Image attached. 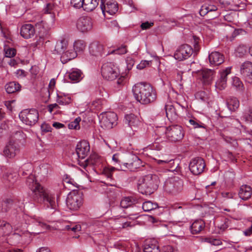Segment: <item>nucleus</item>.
<instances>
[{"label":"nucleus","instance_id":"nucleus-1","mask_svg":"<svg viewBox=\"0 0 252 252\" xmlns=\"http://www.w3.org/2000/svg\"><path fill=\"white\" fill-rule=\"evenodd\" d=\"M16 231L18 232H14L10 236L11 244L26 241L27 237L29 235L28 230H27L28 224L34 223L35 225L41 227L43 229H48L49 225L39 220H35L27 215H24L22 218L20 216L16 217L15 220L12 221Z\"/></svg>","mask_w":252,"mask_h":252},{"label":"nucleus","instance_id":"nucleus-2","mask_svg":"<svg viewBox=\"0 0 252 252\" xmlns=\"http://www.w3.org/2000/svg\"><path fill=\"white\" fill-rule=\"evenodd\" d=\"M26 184L32 191L33 200L38 203H43L48 208L55 209L57 202L54 195L50 194L45 189L36 182L35 177L30 174L26 180Z\"/></svg>","mask_w":252,"mask_h":252},{"label":"nucleus","instance_id":"nucleus-3","mask_svg":"<svg viewBox=\"0 0 252 252\" xmlns=\"http://www.w3.org/2000/svg\"><path fill=\"white\" fill-rule=\"evenodd\" d=\"M132 93L135 99L143 104H147L155 101L157 93L152 86L148 83H139L132 87Z\"/></svg>","mask_w":252,"mask_h":252},{"label":"nucleus","instance_id":"nucleus-4","mask_svg":"<svg viewBox=\"0 0 252 252\" xmlns=\"http://www.w3.org/2000/svg\"><path fill=\"white\" fill-rule=\"evenodd\" d=\"M159 182V178L156 175H145L139 179L138 190L143 194L150 195L158 189Z\"/></svg>","mask_w":252,"mask_h":252},{"label":"nucleus","instance_id":"nucleus-5","mask_svg":"<svg viewBox=\"0 0 252 252\" xmlns=\"http://www.w3.org/2000/svg\"><path fill=\"white\" fill-rule=\"evenodd\" d=\"M184 182L178 177H173L167 179L164 184V190L173 195H176L183 189Z\"/></svg>","mask_w":252,"mask_h":252},{"label":"nucleus","instance_id":"nucleus-6","mask_svg":"<svg viewBox=\"0 0 252 252\" xmlns=\"http://www.w3.org/2000/svg\"><path fill=\"white\" fill-rule=\"evenodd\" d=\"M20 120L26 125L33 126L38 121V112L35 109H25L19 114Z\"/></svg>","mask_w":252,"mask_h":252},{"label":"nucleus","instance_id":"nucleus-7","mask_svg":"<svg viewBox=\"0 0 252 252\" xmlns=\"http://www.w3.org/2000/svg\"><path fill=\"white\" fill-rule=\"evenodd\" d=\"M76 27L78 31L82 33H87L93 30L94 21L89 16H81L76 22Z\"/></svg>","mask_w":252,"mask_h":252},{"label":"nucleus","instance_id":"nucleus-8","mask_svg":"<svg viewBox=\"0 0 252 252\" xmlns=\"http://www.w3.org/2000/svg\"><path fill=\"white\" fill-rule=\"evenodd\" d=\"M101 74L104 78L109 81L115 79L119 74L117 67L112 63H107L101 67Z\"/></svg>","mask_w":252,"mask_h":252},{"label":"nucleus","instance_id":"nucleus-9","mask_svg":"<svg viewBox=\"0 0 252 252\" xmlns=\"http://www.w3.org/2000/svg\"><path fill=\"white\" fill-rule=\"evenodd\" d=\"M99 118L101 126L104 128L111 129L117 124V116L114 112L102 113Z\"/></svg>","mask_w":252,"mask_h":252},{"label":"nucleus","instance_id":"nucleus-10","mask_svg":"<svg viewBox=\"0 0 252 252\" xmlns=\"http://www.w3.org/2000/svg\"><path fill=\"white\" fill-rule=\"evenodd\" d=\"M82 204V194L79 192L73 191L68 194L66 198V205L70 210H78Z\"/></svg>","mask_w":252,"mask_h":252},{"label":"nucleus","instance_id":"nucleus-11","mask_svg":"<svg viewBox=\"0 0 252 252\" xmlns=\"http://www.w3.org/2000/svg\"><path fill=\"white\" fill-rule=\"evenodd\" d=\"M90 151L89 143H78L76 147V153L73 154L72 160L74 163L76 161V158L80 161L85 159Z\"/></svg>","mask_w":252,"mask_h":252},{"label":"nucleus","instance_id":"nucleus-12","mask_svg":"<svg viewBox=\"0 0 252 252\" xmlns=\"http://www.w3.org/2000/svg\"><path fill=\"white\" fill-rule=\"evenodd\" d=\"M166 133L172 138V142L181 141L184 136V132L182 126L178 125L169 126L166 128Z\"/></svg>","mask_w":252,"mask_h":252},{"label":"nucleus","instance_id":"nucleus-13","mask_svg":"<svg viewBox=\"0 0 252 252\" xmlns=\"http://www.w3.org/2000/svg\"><path fill=\"white\" fill-rule=\"evenodd\" d=\"M193 53L191 47L188 44H183L180 46L175 51L174 57L178 61H183L188 59Z\"/></svg>","mask_w":252,"mask_h":252},{"label":"nucleus","instance_id":"nucleus-14","mask_svg":"<svg viewBox=\"0 0 252 252\" xmlns=\"http://www.w3.org/2000/svg\"><path fill=\"white\" fill-rule=\"evenodd\" d=\"M205 163L203 158L196 157L192 158L189 163V168L190 172L195 175L202 173L205 168Z\"/></svg>","mask_w":252,"mask_h":252},{"label":"nucleus","instance_id":"nucleus-15","mask_svg":"<svg viewBox=\"0 0 252 252\" xmlns=\"http://www.w3.org/2000/svg\"><path fill=\"white\" fill-rule=\"evenodd\" d=\"M18 174L11 169L4 172L1 181L5 187L10 188L13 186L18 178Z\"/></svg>","mask_w":252,"mask_h":252},{"label":"nucleus","instance_id":"nucleus-16","mask_svg":"<svg viewBox=\"0 0 252 252\" xmlns=\"http://www.w3.org/2000/svg\"><path fill=\"white\" fill-rule=\"evenodd\" d=\"M240 72L245 82L251 84L252 83V62L249 61L244 62L241 65Z\"/></svg>","mask_w":252,"mask_h":252},{"label":"nucleus","instance_id":"nucleus-17","mask_svg":"<svg viewBox=\"0 0 252 252\" xmlns=\"http://www.w3.org/2000/svg\"><path fill=\"white\" fill-rule=\"evenodd\" d=\"M230 73V68L227 67L219 72L218 79L216 82L215 87L217 89L222 90L227 86V75Z\"/></svg>","mask_w":252,"mask_h":252},{"label":"nucleus","instance_id":"nucleus-18","mask_svg":"<svg viewBox=\"0 0 252 252\" xmlns=\"http://www.w3.org/2000/svg\"><path fill=\"white\" fill-rule=\"evenodd\" d=\"M198 76L204 85H209L214 78L215 72L212 69H204L198 72Z\"/></svg>","mask_w":252,"mask_h":252},{"label":"nucleus","instance_id":"nucleus-19","mask_svg":"<svg viewBox=\"0 0 252 252\" xmlns=\"http://www.w3.org/2000/svg\"><path fill=\"white\" fill-rule=\"evenodd\" d=\"M19 151L18 143H7L3 149L4 155L9 158L14 157Z\"/></svg>","mask_w":252,"mask_h":252},{"label":"nucleus","instance_id":"nucleus-20","mask_svg":"<svg viewBox=\"0 0 252 252\" xmlns=\"http://www.w3.org/2000/svg\"><path fill=\"white\" fill-rule=\"evenodd\" d=\"M76 161L80 166L86 167L89 165H96L100 162L99 157L95 153L92 154L89 158L80 161L76 158Z\"/></svg>","mask_w":252,"mask_h":252},{"label":"nucleus","instance_id":"nucleus-21","mask_svg":"<svg viewBox=\"0 0 252 252\" xmlns=\"http://www.w3.org/2000/svg\"><path fill=\"white\" fill-rule=\"evenodd\" d=\"M34 28L32 24H25L21 28L20 34L25 38H31L34 35Z\"/></svg>","mask_w":252,"mask_h":252},{"label":"nucleus","instance_id":"nucleus-22","mask_svg":"<svg viewBox=\"0 0 252 252\" xmlns=\"http://www.w3.org/2000/svg\"><path fill=\"white\" fill-rule=\"evenodd\" d=\"M208 58L210 64L213 65H219L224 61L223 55L218 52H212Z\"/></svg>","mask_w":252,"mask_h":252},{"label":"nucleus","instance_id":"nucleus-23","mask_svg":"<svg viewBox=\"0 0 252 252\" xmlns=\"http://www.w3.org/2000/svg\"><path fill=\"white\" fill-rule=\"evenodd\" d=\"M103 50V45L97 42H93L89 46V52L92 56H101Z\"/></svg>","mask_w":252,"mask_h":252},{"label":"nucleus","instance_id":"nucleus-24","mask_svg":"<svg viewBox=\"0 0 252 252\" xmlns=\"http://www.w3.org/2000/svg\"><path fill=\"white\" fill-rule=\"evenodd\" d=\"M252 190L250 186L244 185L239 189L238 195L239 197L243 200L249 199L252 196Z\"/></svg>","mask_w":252,"mask_h":252},{"label":"nucleus","instance_id":"nucleus-25","mask_svg":"<svg viewBox=\"0 0 252 252\" xmlns=\"http://www.w3.org/2000/svg\"><path fill=\"white\" fill-rule=\"evenodd\" d=\"M101 9L104 16H105V12L108 13L110 15L114 14L118 9L117 4L115 2H107L106 5H103L101 4Z\"/></svg>","mask_w":252,"mask_h":252},{"label":"nucleus","instance_id":"nucleus-26","mask_svg":"<svg viewBox=\"0 0 252 252\" xmlns=\"http://www.w3.org/2000/svg\"><path fill=\"white\" fill-rule=\"evenodd\" d=\"M125 122L131 128L137 127L140 123L138 118L133 114L126 115L125 117Z\"/></svg>","mask_w":252,"mask_h":252},{"label":"nucleus","instance_id":"nucleus-27","mask_svg":"<svg viewBox=\"0 0 252 252\" xmlns=\"http://www.w3.org/2000/svg\"><path fill=\"white\" fill-rule=\"evenodd\" d=\"M11 225L3 220H0V237L8 236L12 231Z\"/></svg>","mask_w":252,"mask_h":252},{"label":"nucleus","instance_id":"nucleus-28","mask_svg":"<svg viewBox=\"0 0 252 252\" xmlns=\"http://www.w3.org/2000/svg\"><path fill=\"white\" fill-rule=\"evenodd\" d=\"M77 53L73 49L68 48L61 54V61L63 63H65L67 62L74 59L77 57Z\"/></svg>","mask_w":252,"mask_h":252},{"label":"nucleus","instance_id":"nucleus-29","mask_svg":"<svg viewBox=\"0 0 252 252\" xmlns=\"http://www.w3.org/2000/svg\"><path fill=\"white\" fill-rule=\"evenodd\" d=\"M218 9V7L216 5L213 4L212 2H208L205 3L201 6L199 13L201 16H205L208 12L212 11H216Z\"/></svg>","mask_w":252,"mask_h":252},{"label":"nucleus","instance_id":"nucleus-30","mask_svg":"<svg viewBox=\"0 0 252 252\" xmlns=\"http://www.w3.org/2000/svg\"><path fill=\"white\" fill-rule=\"evenodd\" d=\"M220 20L218 18L206 20L204 21L203 25L206 28L211 31H215L216 28L220 25Z\"/></svg>","mask_w":252,"mask_h":252},{"label":"nucleus","instance_id":"nucleus-31","mask_svg":"<svg viewBox=\"0 0 252 252\" xmlns=\"http://www.w3.org/2000/svg\"><path fill=\"white\" fill-rule=\"evenodd\" d=\"M67 46V40L62 39L57 42L55 47V51L58 54H62L68 48Z\"/></svg>","mask_w":252,"mask_h":252},{"label":"nucleus","instance_id":"nucleus-32","mask_svg":"<svg viewBox=\"0 0 252 252\" xmlns=\"http://www.w3.org/2000/svg\"><path fill=\"white\" fill-rule=\"evenodd\" d=\"M205 223L202 220H197L194 221L190 226L191 232L193 234H198L204 227Z\"/></svg>","mask_w":252,"mask_h":252},{"label":"nucleus","instance_id":"nucleus-33","mask_svg":"<svg viewBox=\"0 0 252 252\" xmlns=\"http://www.w3.org/2000/svg\"><path fill=\"white\" fill-rule=\"evenodd\" d=\"M68 77L71 81L78 82L83 78L82 72L78 69H72L69 72Z\"/></svg>","mask_w":252,"mask_h":252},{"label":"nucleus","instance_id":"nucleus-34","mask_svg":"<svg viewBox=\"0 0 252 252\" xmlns=\"http://www.w3.org/2000/svg\"><path fill=\"white\" fill-rule=\"evenodd\" d=\"M84 10L90 12L94 10L98 5L99 0H84Z\"/></svg>","mask_w":252,"mask_h":252},{"label":"nucleus","instance_id":"nucleus-35","mask_svg":"<svg viewBox=\"0 0 252 252\" xmlns=\"http://www.w3.org/2000/svg\"><path fill=\"white\" fill-rule=\"evenodd\" d=\"M166 115L169 120H176L178 115L175 108L172 105H165Z\"/></svg>","mask_w":252,"mask_h":252},{"label":"nucleus","instance_id":"nucleus-36","mask_svg":"<svg viewBox=\"0 0 252 252\" xmlns=\"http://www.w3.org/2000/svg\"><path fill=\"white\" fill-rule=\"evenodd\" d=\"M143 252H160L156 241L146 243L145 244Z\"/></svg>","mask_w":252,"mask_h":252},{"label":"nucleus","instance_id":"nucleus-37","mask_svg":"<svg viewBox=\"0 0 252 252\" xmlns=\"http://www.w3.org/2000/svg\"><path fill=\"white\" fill-rule=\"evenodd\" d=\"M5 90L8 94H12L20 90V84L16 82H11L5 85Z\"/></svg>","mask_w":252,"mask_h":252},{"label":"nucleus","instance_id":"nucleus-38","mask_svg":"<svg viewBox=\"0 0 252 252\" xmlns=\"http://www.w3.org/2000/svg\"><path fill=\"white\" fill-rule=\"evenodd\" d=\"M136 202L137 200L133 197H124L121 201L120 205L122 208H127Z\"/></svg>","mask_w":252,"mask_h":252},{"label":"nucleus","instance_id":"nucleus-39","mask_svg":"<svg viewBox=\"0 0 252 252\" xmlns=\"http://www.w3.org/2000/svg\"><path fill=\"white\" fill-rule=\"evenodd\" d=\"M239 101L234 97H230L227 100V107L231 111H235L239 107Z\"/></svg>","mask_w":252,"mask_h":252},{"label":"nucleus","instance_id":"nucleus-40","mask_svg":"<svg viewBox=\"0 0 252 252\" xmlns=\"http://www.w3.org/2000/svg\"><path fill=\"white\" fill-rule=\"evenodd\" d=\"M86 46L85 41L82 40H77L74 41L73 44L74 50L77 54L83 52L85 49Z\"/></svg>","mask_w":252,"mask_h":252},{"label":"nucleus","instance_id":"nucleus-41","mask_svg":"<svg viewBox=\"0 0 252 252\" xmlns=\"http://www.w3.org/2000/svg\"><path fill=\"white\" fill-rule=\"evenodd\" d=\"M158 208V204L156 202H153L151 201H145L142 205V208L145 212H150Z\"/></svg>","mask_w":252,"mask_h":252},{"label":"nucleus","instance_id":"nucleus-42","mask_svg":"<svg viewBox=\"0 0 252 252\" xmlns=\"http://www.w3.org/2000/svg\"><path fill=\"white\" fill-rule=\"evenodd\" d=\"M13 201L11 199H6L0 202V211L6 212L11 207Z\"/></svg>","mask_w":252,"mask_h":252},{"label":"nucleus","instance_id":"nucleus-43","mask_svg":"<svg viewBox=\"0 0 252 252\" xmlns=\"http://www.w3.org/2000/svg\"><path fill=\"white\" fill-rule=\"evenodd\" d=\"M26 140V135L22 131H16L11 136V140L13 142L21 141Z\"/></svg>","mask_w":252,"mask_h":252},{"label":"nucleus","instance_id":"nucleus-44","mask_svg":"<svg viewBox=\"0 0 252 252\" xmlns=\"http://www.w3.org/2000/svg\"><path fill=\"white\" fill-rule=\"evenodd\" d=\"M115 170H125L124 168H123L120 166V167H111L105 168L103 170V174L106 176V177L108 179H111L112 176V173Z\"/></svg>","mask_w":252,"mask_h":252},{"label":"nucleus","instance_id":"nucleus-45","mask_svg":"<svg viewBox=\"0 0 252 252\" xmlns=\"http://www.w3.org/2000/svg\"><path fill=\"white\" fill-rule=\"evenodd\" d=\"M32 164L30 163H28L23 165L21 170H20V172H21V175L23 176L26 175H30V174L32 173Z\"/></svg>","mask_w":252,"mask_h":252},{"label":"nucleus","instance_id":"nucleus-46","mask_svg":"<svg viewBox=\"0 0 252 252\" xmlns=\"http://www.w3.org/2000/svg\"><path fill=\"white\" fill-rule=\"evenodd\" d=\"M71 101V99L70 96H63L58 94L57 95V102L60 105H67L69 104Z\"/></svg>","mask_w":252,"mask_h":252},{"label":"nucleus","instance_id":"nucleus-47","mask_svg":"<svg viewBox=\"0 0 252 252\" xmlns=\"http://www.w3.org/2000/svg\"><path fill=\"white\" fill-rule=\"evenodd\" d=\"M133 160V161L130 163H124L123 165L126 168L129 169L130 170H133V167L136 168L137 164L140 163V160L137 157H134Z\"/></svg>","mask_w":252,"mask_h":252},{"label":"nucleus","instance_id":"nucleus-48","mask_svg":"<svg viewBox=\"0 0 252 252\" xmlns=\"http://www.w3.org/2000/svg\"><path fill=\"white\" fill-rule=\"evenodd\" d=\"M248 47L245 45H240L236 50V56L243 57L247 54Z\"/></svg>","mask_w":252,"mask_h":252},{"label":"nucleus","instance_id":"nucleus-49","mask_svg":"<svg viewBox=\"0 0 252 252\" xmlns=\"http://www.w3.org/2000/svg\"><path fill=\"white\" fill-rule=\"evenodd\" d=\"M241 119L245 122H252V108L245 111L241 117Z\"/></svg>","mask_w":252,"mask_h":252},{"label":"nucleus","instance_id":"nucleus-50","mask_svg":"<svg viewBox=\"0 0 252 252\" xmlns=\"http://www.w3.org/2000/svg\"><path fill=\"white\" fill-rule=\"evenodd\" d=\"M232 85L239 90H242L243 84L240 79L237 77L232 78Z\"/></svg>","mask_w":252,"mask_h":252},{"label":"nucleus","instance_id":"nucleus-51","mask_svg":"<svg viewBox=\"0 0 252 252\" xmlns=\"http://www.w3.org/2000/svg\"><path fill=\"white\" fill-rule=\"evenodd\" d=\"M81 121L80 117L76 118L73 121L71 122L68 125L69 129H78L80 128L79 123Z\"/></svg>","mask_w":252,"mask_h":252},{"label":"nucleus","instance_id":"nucleus-52","mask_svg":"<svg viewBox=\"0 0 252 252\" xmlns=\"http://www.w3.org/2000/svg\"><path fill=\"white\" fill-rule=\"evenodd\" d=\"M202 241L208 243L214 246H219L221 244V242L220 240L210 237L204 238Z\"/></svg>","mask_w":252,"mask_h":252},{"label":"nucleus","instance_id":"nucleus-53","mask_svg":"<svg viewBox=\"0 0 252 252\" xmlns=\"http://www.w3.org/2000/svg\"><path fill=\"white\" fill-rule=\"evenodd\" d=\"M5 56L7 58H12L16 55V50L13 48L5 47L4 48Z\"/></svg>","mask_w":252,"mask_h":252},{"label":"nucleus","instance_id":"nucleus-54","mask_svg":"<svg viewBox=\"0 0 252 252\" xmlns=\"http://www.w3.org/2000/svg\"><path fill=\"white\" fill-rule=\"evenodd\" d=\"M101 106V100L100 99H97L93 101L90 105V107L92 109L99 110Z\"/></svg>","mask_w":252,"mask_h":252},{"label":"nucleus","instance_id":"nucleus-55","mask_svg":"<svg viewBox=\"0 0 252 252\" xmlns=\"http://www.w3.org/2000/svg\"><path fill=\"white\" fill-rule=\"evenodd\" d=\"M84 0H71V4L76 8H83L84 9Z\"/></svg>","mask_w":252,"mask_h":252},{"label":"nucleus","instance_id":"nucleus-56","mask_svg":"<svg viewBox=\"0 0 252 252\" xmlns=\"http://www.w3.org/2000/svg\"><path fill=\"white\" fill-rule=\"evenodd\" d=\"M127 51L126 46V45H122L121 47L114 50V52L116 54L123 55L126 53Z\"/></svg>","mask_w":252,"mask_h":252},{"label":"nucleus","instance_id":"nucleus-57","mask_svg":"<svg viewBox=\"0 0 252 252\" xmlns=\"http://www.w3.org/2000/svg\"><path fill=\"white\" fill-rule=\"evenodd\" d=\"M151 63V61H142L137 65V68L140 70L144 69L146 66H148Z\"/></svg>","mask_w":252,"mask_h":252},{"label":"nucleus","instance_id":"nucleus-58","mask_svg":"<svg viewBox=\"0 0 252 252\" xmlns=\"http://www.w3.org/2000/svg\"><path fill=\"white\" fill-rule=\"evenodd\" d=\"M126 68L127 70L129 71L131 70L134 64V60L130 57H127L126 59Z\"/></svg>","mask_w":252,"mask_h":252},{"label":"nucleus","instance_id":"nucleus-59","mask_svg":"<svg viewBox=\"0 0 252 252\" xmlns=\"http://www.w3.org/2000/svg\"><path fill=\"white\" fill-rule=\"evenodd\" d=\"M161 252H178V251L171 246L167 245L162 247Z\"/></svg>","mask_w":252,"mask_h":252},{"label":"nucleus","instance_id":"nucleus-60","mask_svg":"<svg viewBox=\"0 0 252 252\" xmlns=\"http://www.w3.org/2000/svg\"><path fill=\"white\" fill-rule=\"evenodd\" d=\"M149 148L153 150L160 151L162 147L160 143H153L152 144L149 146Z\"/></svg>","mask_w":252,"mask_h":252},{"label":"nucleus","instance_id":"nucleus-61","mask_svg":"<svg viewBox=\"0 0 252 252\" xmlns=\"http://www.w3.org/2000/svg\"><path fill=\"white\" fill-rule=\"evenodd\" d=\"M119 155L118 154H115L113 156L112 160L114 162V165L115 166V167H118L119 168L121 167L122 165L120 164V161L119 159L118 158Z\"/></svg>","mask_w":252,"mask_h":252},{"label":"nucleus","instance_id":"nucleus-62","mask_svg":"<svg viewBox=\"0 0 252 252\" xmlns=\"http://www.w3.org/2000/svg\"><path fill=\"white\" fill-rule=\"evenodd\" d=\"M41 129L42 132H48L51 130V127L49 125L43 123L41 126Z\"/></svg>","mask_w":252,"mask_h":252},{"label":"nucleus","instance_id":"nucleus-63","mask_svg":"<svg viewBox=\"0 0 252 252\" xmlns=\"http://www.w3.org/2000/svg\"><path fill=\"white\" fill-rule=\"evenodd\" d=\"M154 23L153 22L149 23L148 22H146L145 23H143L141 25V28L143 30H147L149 29L151 27L153 26Z\"/></svg>","mask_w":252,"mask_h":252},{"label":"nucleus","instance_id":"nucleus-64","mask_svg":"<svg viewBox=\"0 0 252 252\" xmlns=\"http://www.w3.org/2000/svg\"><path fill=\"white\" fill-rule=\"evenodd\" d=\"M221 195L223 198L230 199L234 197L235 194L232 192H223L221 193Z\"/></svg>","mask_w":252,"mask_h":252}]
</instances>
